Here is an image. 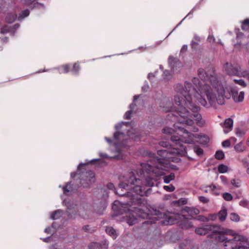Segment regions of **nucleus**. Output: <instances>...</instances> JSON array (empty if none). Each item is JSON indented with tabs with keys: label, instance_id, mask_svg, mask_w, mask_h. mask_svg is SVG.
<instances>
[{
	"label": "nucleus",
	"instance_id": "nucleus-1",
	"mask_svg": "<svg viewBox=\"0 0 249 249\" xmlns=\"http://www.w3.org/2000/svg\"><path fill=\"white\" fill-rule=\"evenodd\" d=\"M192 83L195 87L189 82H185L184 87H181L180 92L175 96V106L172 105V117L174 127L179 134L182 135L187 133L185 127L187 125L191 126L194 124L193 119L196 121V124L203 126L201 123L202 117L199 113L200 107L192 101V95L196 92L199 94L200 97L199 102L204 107L207 105V100L211 106H215L216 93L213 92L212 87L208 84L203 85L199 78L194 77ZM173 103H172V105Z\"/></svg>",
	"mask_w": 249,
	"mask_h": 249
},
{
	"label": "nucleus",
	"instance_id": "nucleus-2",
	"mask_svg": "<svg viewBox=\"0 0 249 249\" xmlns=\"http://www.w3.org/2000/svg\"><path fill=\"white\" fill-rule=\"evenodd\" d=\"M173 127L174 126H173ZM176 130L175 127L172 128V142L174 143V145L172 144V156H185L187 154V148L183 143H192V140H188L192 136L199 139H201L202 137L206 138V140L203 142V143L206 144L208 142L209 139L204 135L193 134L189 132L187 129L186 132L187 134L184 133L181 135L179 134ZM180 161L181 159L180 158L172 156V162L178 163Z\"/></svg>",
	"mask_w": 249,
	"mask_h": 249
},
{
	"label": "nucleus",
	"instance_id": "nucleus-3",
	"mask_svg": "<svg viewBox=\"0 0 249 249\" xmlns=\"http://www.w3.org/2000/svg\"><path fill=\"white\" fill-rule=\"evenodd\" d=\"M158 154L161 158L156 157L153 159L155 163L153 165L149 163H142V164L143 172L149 174L150 176L159 177L162 176L164 172L160 169H163L166 167V162L170 161L168 159L171 158V152L166 150H160L158 151Z\"/></svg>",
	"mask_w": 249,
	"mask_h": 249
},
{
	"label": "nucleus",
	"instance_id": "nucleus-4",
	"mask_svg": "<svg viewBox=\"0 0 249 249\" xmlns=\"http://www.w3.org/2000/svg\"><path fill=\"white\" fill-rule=\"evenodd\" d=\"M181 213H176V216H172V225L182 230H188L193 227L191 220L196 219L195 215H198L199 210L193 207L184 206L180 209Z\"/></svg>",
	"mask_w": 249,
	"mask_h": 249
},
{
	"label": "nucleus",
	"instance_id": "nucleus-5",
	"mask_svg": "<svg viewBox=\"0 0 249 249\" xmlns=\"http://www.w3.org/2000/svg\"><path fill=\"white\" fill-rule=\"evenodd\" d=\"M138 184V183H135V185H133L134 186L131 187V189H133V192L135 193L136 194L132 195L130 201L127 203V205L133 209V210L131 211L135 213L137 216L143 219H150L149 217V214L142 208H139L140 207L145 206L146 201L144 199L139 196V194H142V192L141 191V185Z\"/></svg>",
	"mask_w": 249,
	"mask_h": 249
},
{
	"label": "nucleus",
	"instance_id": "nucleus-6",
	"mask_svg": "<svg viewBox=\"0 0 249 249\" xmlns=\"http://www.w3.org/2000/svg\"><path fill=\"white\" fill-rule=\"evenodd\" d=\"M209 80L212 87L213 92L217 93V97L216 96L215 102L217 101L219 105H222L225 104V99H230L231 97V88H224L222 83L219 82L217 78L211 75Z\"/></svg>",
	"mask_w": 249,
	"mask_h": 249
},
{
	"label": "nucleus",
	"instance_id": "nucleus-7",
	"mask_svg": "<svg viewBox=\"0 0 249 249\" xmlns=\"http://www.w3.org/2000/svg\"><path fill=\"white\" fill-rule=\"evenodd\" d=\"M216 236L215 239L219 242H224V246L225 249H236L238 243L242 242V240L244 239V236L240 234H237L233 237L232 239H228L224 234H218Z\"/></svg>",
	"mask_w": 249,
	"mask_h": 249
},
{
	"label": "nucleus",
	"instance_id": "nucleus-8",
	"mask_svg": "<svg viewBox=\"0 0 249 249\" xmlns=\"http://www.w3.org/2000/svg\"><path fill=\"white\" fill-rule=\"evenodd\" d=\"M79 178L80 184L84 188L89 187L96 180L95 173L91 170L83 172Z\"/></svg>",
	"mask_w": 249,
	"mask_h": 249
},
{
	"label": "nucleus",
	"instance_id": "nucleus-9",
	"mask_svg": "<svg viewBox=\"0 0 249 249\" xmlns=\"http://www.w3.org/2000/svg\"><path fill=\"white\" fill-rule=\"evenodd\" d=\"M60 73H67L71 72L74 75H78L81 67L80 62L77 61L73 64L68 63L60 66L57 68Z\"/></svg>",
	"mask_w": 249,
	"mask_h": 249
},
{
	"label": "nucleus",
	"instance_id": "nucleus-10",
	"mask_svg": "<svg viewBox=\"0 0 249 249\" xmlns=\"http://www.w3.org/2000/svg\"><path fill=\"white\" fill-rule=\"evenodd\" d=\"M186 198H181L178 200L172 201V216H176V213H181L180 209L184 208V205L187 204Z\"/></svg>",
	"mask_w": 249,
	"mask_h": 249
},
{
	"label": "nucleus",
	"instance_id": "nucleus-11",
	"mask_svg": "<svg viewBox=\"0 0 249 249\" xmlns=\"http://www.w3.org/2000/svg\"><path fill=\"white\" fill-rule=\"evenodd\" d=\"M127 136L130 139L135 142H138L140 140L141 138V132L140 130L136 128H131L127 132Z\"/></svg>",
	"mask_w": 249,
	"mask_h": 249
},
{
	"label": "nucleus",
	"instance_id": "nucleus-12",
	"mask_svg": "<svg viewBox=\"0 0 249 249\" xmlns=\"http://www.w3.org/2000/svg\"><path fill=\"white\" fill-rule=\"evenodd\" d=\"M233 121L231 118H229L226 119L223 125L222 126L224 128V132L225 134L229 133L231 131L233 127Z\"/></svg>",
	"mask_w": 249,
	"mask_h": 249
},
{
	"label": "nucleus",
	"instance_id": "nucleus-13",
	"mask_svg": "<svg viewBox=\"0 0 249 249\" xmlns=\"http://www.w3.org/2000/svg\"><path fill=\"white\" fill-rule=\"evenodd\" d=\"M140 181V179L136 178L134 173L133 172H131L125 182L128 183L129 187H131V186L135 185V183H139Z\"/></svg>",
	"mask_w": 249,
	"mask_h": 249
},
{
	"label": "nucleus",
	"instance_id": "nucleus-14",
	"mask_svg": "<svg viewBox=\"0 0 249 249\" xmlns=\"http://www.w3.org/2000/svg\"><path fill=\"white\" fill-rule=\"evenodd\" d=\"M63 194L70 196L73 193V188L71 184V181L68 182L65 185L62 187Z\"/></svg>",
	"mask_w": 249,
	"mask_h": 249
},
{
	"label": "nucleus",
	"instance_id": "nucleus-15",
	"mask_svg": "<svg viewBox=\"0 0 249 249\" xmlns=\"http://www.w3.org/2000/svg\"><path fill=\"white\" fill-rule=\"evenodd\" d=\"M213 233L224 235H232L233 237H234L235 235L238 234V233H236L234 231L228 229H223V231H220L219 230H215L213 231Z\"/></svg>",
	"mask_w": 249,
	"mask_h": 249
},
{
	"label": "nucleus",
	"instance_id": "nucleus-16",
	"mask_svg": "<svg viewBox=\"0 0 249 249\" xmlns=\"http://www.w3.org/2000/svg\"><path fill=\"white\" fill-rule=\"evenodd\" d=\"M104 161L103 160H101V159H93L91 160L90 161L87 162V163H80L77 166V170L79 171L81 167L87 165L89 164H96L98 163L103 162Z\"/></svg>",
	"mask_w": 249,
	"mask_h": 249
},
{
	"label": "nucleus",
	"instance_id": "nucleus-17",
	"mask_svg": "<svg viewBox=\"0 0 249 249\" xmlns=\"http://www.w3.org/2000/svg\"><path fill=\"white\" fill-rule=\"evenodd\" d=\"M204 228L206 231V233H207L208 231H212L213 233L215 230H220L221 228V226L219 225H214V224H206L204 225Z\"/></svg>",
	"mask_w": 249,
	"mask_h": 249
},
{
	"label": "nucleus",
	"instance_id": "nucleus-18",
	"mask_svg": "<svg viewBox=\"0 0 249 249\" xmlns=\"http://www.w3.org/2000/svg\"><path fill=\"white\" fill-rule=\"evenodd\" d=\"M62 214L63 211L60 209H58L51 213L50 218L53 220L58 219L62 216Z\"/></svg>",
	"mask_w": 249,
	"mask_h": 249
},
{
	"label": "nucleus",
	"instance_id": "nucleus-19",
	"mask_svg": "<svg viewBox=\"0 0 249 249\" xmlns=\"http://www.w3.org/2000/svg\"><path fill=\"white\" fill-rule=\"evenodd\" d=\"M106 231L107 234L111 236L114 239H116L117 236L116 231L112 227H107Z\"/></svg>",
	"mask_w": 249,
	"mask_h": 249
},
{
	"label": "nucleus",
	"instance_id": "nucleus-20",
	"mask_svg": "<svg viewBox=\"0 0 249 249\" xmlns=\"http://www.w3.org/2000/svg\"><path fill=\"white\" fill-rule=\"evenodd\" d=\"M17 18V15L16 14L8 13L5 17V21L8 23H12Z\"/></svg>",
	"mask_w": 249,
	"mask_h": 249
},
{
	"label": "nucleus",
	"instance_id": "nucleus-21",
	"mask_svg": "<svg viewBox=\"0 0 249 249\" xmlns=\"http://www.w3.org/2000/svg\"><path fill=\"white\" fill-rule=\"evenodd\" d=\"M218 216L219 220L223 222L225 221L227 216V210L226 208H224L218 213Z\"/></svg>",
	"mask_w": 249,
	"mask_h": 249
},
{
	"label": "nucleus",
	"instance_id": "nucleus-22",
	"mask_svg": "<svg viewBox=\"0 0 249 249\" xmlns=\"http://www.w3.org/2000/svg\"><path fill=\"white\" fill-rule=\"evenodd\" d=\"M247 242V239L244 236V239L242 240V242L240 241L236 249H249V247H247L245 244Z\"/></svg>",
	"mask_w": 249,
	"mask_h": 249
},
{
	"label": "nucleus",
	"instance_id": "nucleus-23",
	"mask_svg": "<svg viewBox=\"0 0 249 249\" xmlns=\"http://www.w3.org/2000/svg\"><path fill=\"white\" fill-rule=\"evenodd\" d=\"M137 221L138 219L133 215H129L126 217V222L130 226L134 225Z\"/></svg>",
	"mask_w": 249,
	"mask_h": 249
},
{
	"label": "nucleus",
	"instance_id": "nucleus-24",
	"mask_svg": "<svg viewBox=\"0 0 249 249\" xmlns=\"http://www.w3.org/2000/svg\"><path fill=\"white\" fill-rule=\"evenodd\" d=\"M235 133L237 136L241 137L246 134V130L237 127L235 128Z\"/></svg>",
	"mask_w": 249,
	"mask_h": 249
},
{
	"label": "nucleus",
	"instance_id": "nucleus-25",
	"mask_svg": "<svg viewBox=\"0 0 249 249\" xmlns=\"http://www.w3.org/2000/svg\"><path fill=\"white\" fill-rule=\"evenodd\" d=\"M241 29L243 31H247L249 29V18H247L242 22Z\"/></svg>",
	"mask_w": 249,
	"mask_h": 249
},
{
	"label": "nucleus",
	"instance_id": "nucleus-26",
	"mask_svg": "<svg viewBox=\"0 0 249 249\" xmlns=\"http://www.w3.org/2000/svg\"><path fill=\"white\" fill-rule=\"evenodd\" d=\"M215 158L218 160H222L225 158V154L222 150H217L214 155Z\"/></svg>",
	"mask_w": 249,
	"mask_h": 249
},
{
	"label": "nucleus",
	"instance_id": "nucleus-27",
	"mask_svg": "<svg viewBox=\"0 0 249 249\" xmlns=\"http://www.w3.org/2000/svg\"><path fill=\"white\" fill-rule=\"evenodd\" d=\"M195 232L200 235H204L207 234L206 231L205 230L204 227H197L195 229Z\"/></svg>",
	"mask_w": 249,
	"mask_h": 249
},
{
	"label": "nucleus",
	"instance_id": "nucleus-28",
	"mask_svg": "<svg viewBox=\"0 0 249 249\" xmlns=\"http://www.w3.org/2000/svg\"><path fill=\"white\" fill-rule=\"evenodd\" d=\"M228 167L224 164H220L218 166V171L220 173H225L228 172Z\"/></svg>",
	"mask_w": 249,
	"mask_h": 249
},
{
	"label": "nucleus",
	"instance_id": "nucleus-29",
	"mask_svg": "<svg viewBox=\"0 0 249 249\" xmlns=\"http://www.w3.org/2000/svg\"><path fill=\"white\" fill-rule=\"evenodd\" d=\"M30 14V11L28 9H25L22 10L21 12L19 14L18 19L20 20L23 18L28 17Z\"/></svg>",
	"mask_w": 249,
	"mask_h": 249
},
{
	"label": "nucleus",
	"instance_id": "nucleus-30",
	"mask_svg": "<svg viewBox=\"0 0 249 249\" xmlns=\"http://www.w3.org/2000/svg\"><path fill=\"white\" fill-rule=\"evenodd\" d=\"M194 151L198 156H202L203 155L204 151L202 148L198 145H195L194 147Z\"/></svg>",
	"mask_w": 249,
	"mask_h": 249
},
{
	"label": "nucleus",
	"instance_id": "nucleus-31",
	"mask_svg": "<svg viewBox=\"0 0 249 249\" xmlns=\"http://www.w3.org/2000/svg\"><path fill=\"white\" fill-rule=\"evenodd\" d=\"M230 219L231 221H235V222H238L240 220V217L239 216L238 214L236 213H231L230 216Z\"/></svg>",
	"mask_w": 249,
	"mask_h": 249
},
{
	"label": "nucleus",
	"instance_id": "nucleus-32",
	"mask_svg": "<svg viewBox=\"0 0 249 249\" xmlns=\"http://www.w3.org/2000/svg\"><path fill=\"white\" fill-rule=\"evenodd\" d=\"M153 178L148 177L145 179V185L147 187H152L154 185V183L152 181Z\"/></svg>",
	"mask_w": 249,
	"mask_h": 249
},
{
	"label": "nucleus",
	"instance_id": "nucleus-33",
	"mask_svg": "<svg viewBox=\"0 0 249 249\" xmlns=\"http://www.w3.org/2000/svg\"><path fill=\"white\" fill-rule=\"evenodd\" d=\"M10 27H8L6 25H4L0 28V33L2 34H5L11 32Z\"/></svg>",
	"mask_w": 249,
	"mask_h": 249
},
{
	"label": "nucleus",
	"instance_id": "nucleus-34",
	"mask_svg": "<svg viewBox=\"0 0 249 249\" xmlns=\"http://www.w3.org/2000/svg\"><path fill=\"white\" fill-rule=\"evenodd\" d=\"M222 196L226 201H231L233 199L232 196L229 193H224L223 194Z\"/></svg>",
	"mask_w": 249,
	"mask_h": 249
},
{
	"label": "nucleus",
	"instance_id": "nucleus-35",
	"mask_svg": "<svg viewBox=\"0 0 249 249\" xmlns=\"http://www.w3.org/2000/svg\"><path fill=\"white\" fill-rule=\"evenodd\" d=\"M235 150L239 152H243L244 147L242 145V142H240L234 146Z\"/></svg>",
	"mask_w": 249,
	"mask_h": 249
},
{
	"label": "nucleus",
	"instance_id": "nucleus-36",
	"mask_svg": "<svg viewBox=\"0 0 249 249\" xmlns=\"http://www.w3.org/2000/svg\"><path fill=\"white\" fill-rule=\"evenodd\" d=\"M230 91L231 97H232L233 101H234L238 94V92L237 89H233L232 88H231Z\"/></svg>",
	"mask_w": 249,
	"mask_h": 249
},
{
	"label": "nucleus",
	"instance_id": "nucleus-37",
	"mask_svg": "<svg viewBox=\"0 0 249 249\" xmlns=\"http://www.w3.org/2000/svg\"><path fill=\"white\" fill-rule=\"evenodd\" d=\"M195 220H197L198 221L201 222H208L209 221V218L203 215H199L196 216Z\"/></svg>",
	"mask_w": 249,
	"mask_h": 249
},
{
	"label": "nucleus",
	"instance_id": "nucleus-38",
	"mask_svg": "<svg viewBox=\"0 0 249 249\" xmlns=\"http://www.w3.org/2000/svg\"><path fill=\"white\" fill-rule=\"evenodd\" d=\"M238 70L237 68L231 66L229 71V74L230 75H236L238 74Z\"/></svg>",
	"mask_w": 249,
	"mask_h": 249
},
{
	"label": "nucleus",
	"instance_id": "nucleus-39",
	"mask_svg": "<svg viewBox=\"0 0 249 249\" xmlns=\"http://www.w3.org/2000/svg\"><path fill=\"white\" fill-rule=\"evenodd\" d=\"M244 98V92L243 91H241L239 93V94L238 96H237L234 102H242Z\"/></svg>",
	"mask_w": 249,
	"mask_h": 249
},
{
	"label": "nucleus",
	"instance_id": "nucleus-40",
	"mask_svg": "<svg viewBox=\"0 0 249 249\" xmlns=\"http://www.w3.org/2000/svg\"><path fill=\"white\" fill-rule=\"evenodd\" d=\"M119 187L120 188L124 189L126 190L131 189V187H129L128 186V183H126L125 182H122L119 184Z\"/></svg>",
	"mask_w": 249,
	"mask_h": 249
},
{
	"label": "nucleus",
	"instance_id": "nucleus-41",
	"mask_svg": "<svg viewBox=\"0 0 249 249\" xmlns=\"http://www.w3.org/2000/svg\"><path fill=\"white\" fill-rule=\"evenodd\" d=\"M204 74H206V73L203 71V69H202L201 70L199 69L198 70V75L199 77L201 78V79L203 81L206 80L204 76Z\"/></svg>",
	"mask_w": 249,
	"mask_h": 249
},
{
	"label": "nucleus",
	"instance_id": "nucleus-42",
	"mask_svg": "<svg viewBox=\"0 0 249 249\" xmlns=\"http://www.w3.org/2000/svg\"><path fill=\"white\" fill-rule=\"evenodd\" d=\"M99 247V243L92 242L89 245V249H98Z\"/></svg>",
	"mask_w": 249,
	"mask_h": 249
},
{
	"label": "nucleus",
	"instance_id": "nucleus-43",
	"mask_svg": "<svg viewBox=\"0 0 249 249\" xmlns=\"http://www.w3.org/2000/svg\"><path fill=\"white\" fill-rule=\"evenodd\" d=\"M234 82L236 84H237L239 85L243 86V87H245L247 86V84L245 81L242 79H235L234 80Z\"/></svg>",
	"mask_w": 249,
	"mask_h": 249
},
{
	"label": "nucleus",
	"instance_id": "nucleus-44",
	"mask_svg": "<svg viewBox=\"0 0 249 249\" xmlns=\"http://www.w3.org/2000/svg\"><path fill=\"white\" fill-rule=\"evenodd\" d=\"M170 75V72L169 71L165 70L163 71V74H162V78L165 81H168L169 80V79L167 77L168 76Z\"/></svg>",
	"mask_w": 249,
	"mask_h": 249
},
{
	"label": "nucleus",
	"instance_id": "nucleus-45",
	"mask_svg": "<svg viewBox=\"0 0 249 249\" xmlns=\"http://www.w3.org/2000/svg\"><path fill=\"white\" fill-rule=\"evenodd\" d=\"M124 133L119 131H116L113 135L114 139L116 140H119L121 135H124Z\"/></svg>",
	"mask_w": 249,
	"mask_h": 249
},
{
	"label": "nucleus",
	"instance_id": "nucleus-46",
	"mask_svg": "<svg viewBox=\"0 0 249 249\" xmlns=\"http://www.w3.org/2000/svg\"><path fill=\"white\" fill-rule=\"evenodd\" d=\"M222 146L223 147H229L231 146V142L230 139L226 140L222 142Z\"/></svg>",
	"mask_w": 249,
	"mask_h": 249
},
{
	"label": "nucleus",
	"instance_id": "nucleus-47",
	"mask_svg": "<svg viewBox=\"0 0 249 249\" xmlns=\"http://www.w3.org/2000/svg\"><path fill=\"white\" fill-rule=\"evenodd\" d=\"M132 112L133 111L132 110H128L126 111L124 115V119L126 120L130 119Z\"/></svg>",
	"mask_w": 249,
	"mask_h": 249
},
{
	"label": "nucleus",
	"instance_id": "nucleus-48",
	"mask_svg": "<svg viewBox=\"0 0 249 249\" xmlns=\"http://www.w3.org/2000/svg\"><path fill=\"white\" fill-rule=\"evenodd\" d=\"M141 191L142 192V194H139V196H139L141 197L142 196H147V192L145 191V186L141 185Z\"/></svg>",
	"mask_w": 249,
	"mask_h": 249
},
{
	"label": "nucleus",
	"instance_id": "nucleus-49",
	"mask_svg": "<svg viewBox=\"0 0 249 249\" xmlns=\"http://www.w3.org/2000/svg\"><path fill=\"white\" fill-rule=\"evenodd\" d=\"M198 43L194 40H192L191 42V48L193 50H196L198 46Z\"/></svg>",
	"mask_w": 249,
	"mask_h": 249
},
{
	"label": "nucleus",
	"instance_id": "nucleus-50",
	"mask_svg": "<svg viewBox=\"0 0 249 249\" xmlns=\"http://www.w3.org/2000/svg\"><path fill=\"white\" fill-rule=\"evenodd\" d=\"M162 133L164 134H171V128L170 127H165L162 129Z\"/></svg>",
	"mask_w": 249,
	"mask_h": 249
},
{
	"label": "nucleus",
	"instance_id": "nucleus-51",
	"mask_svg": "<svg viewBox=\"0 0 249 249\" xmlns=\"http://www.w3.org/2000/svg\"><path fill=\"white\" fill-rule=\"evenodd\" d=\"M235 30H237V32L236 33V38L240 39L243 38L244 36V34L242 32H240L239 29H236Z\"/></svg>",
	"mask_w": 249,
	"mask_h": 249
},
{
	"label": "nucleus",
	"instance_id": "nucleus-52",
	"mask_svg": "<svg viewBox=\"0 0 249 249\" xmlns=\"http://www.w3.org/2000/svg\"><path fill=\"white\" fill-rule=\"evenodd\" d=\"M198 199L200 202L203 203H207L209 201V200L208 198L203 196H199L198 197Z\"/></svg>",
	"mask_w": 249,
	"mask_h": 249
},
{
	"label": "nucleus",
	"instance_id": "nucleus-53",
	"mask_svg": "<svg viewBox=\"0 0 249 249\" xmlns=\"http://www.w3.org/2000/svg\"><path fill=\"white\" fill-rule=\"evenodd\" d=\"M160 145L164 147H167L168 146H171V144L168 142H160L159 143Z\"/></svg>",
	"mask_w": 249,
	"mask_h": 249
},
{
	"label": "nucleus",
	"instance_id": "nucleus-54",
	"mask_svg": "<svg viewBox=\"0 0 249 249\" xmlns=\"http://www.w3.org/2000/svg\"><path fill=\"white\" fill-rule=\"evenodd\" d=\"M220 178L221 180V181L224 184H228V180L227 178L225 176H221L220 177Z\"/></svg>",
	"mask_w": 249,
	"mask_h": 249
},
{
	"label": "nucleus",
	"instance_id": "nucleus-55",
	"mask_svg": "<svg viewBox=\"0 0 249 249\" xmlns=\"http://www.w3.org/2000/svg\"><path fill=\"white\" fill-rule=\"evenodd\" d=\"M156 73H157V71H155L154 73H149L148 74V76H147L148 79L150 81H152L153 79L155 77Z\"/></svg>",
	"mask_w": 249,
	"mask_h": 249
},
{
	"label": "nucleus",
	"instance_id": "nucleus-56",
	"mask_svg": "<svg viewBox=\"0 0 249 249\" xmlns=\"http://www.w3.org/2000/svg\"><path fill=\"white\" fill-rule=\"evenodd\" d=\"M156 221V219H152V220H146V221L143 222L142 224H145V225H151L153 223H155Z\"/></svg>",
	"mask_w": 249,
	"mask_h": 249
},
{
	"label": "nucleus",
	"instance_id": "nucleus-57",
	"mask_svg": "<svg viewBox=\"0 0 249 249\" xmlns=\"http://www.w3.org/2000/svg\"><path fill=\"white\" fill-rule=\"evenodd\" d=\"M19 24L18 23H16L13 26H10L11 31L12 32H15L19 28Z\"/></svg>",
	"mask_w": 249,
	"mask_h": 249
},
{
	"label": "nucleus",
	"instance_id": "nucleus-58",
	"mask_svg": "<svg viewBox=\"0 0 249 249\" xmlns=\"http://www.w3.org/2000/svg\"><path fill=\"white\" fill-rule=\"evenodd\" d=\"M207 41L209 42H215V39L213 35H209L207 38Z\"/></svg>",
	"mask_w": 249,
	"mask_h": 249
},
{
	"label": "nucleus",
	"instance_id": "nucleus-59",
	"mask_svg": "<svg viewBox=\"0 0 249 249\" xmlns=\"http://www.w3.org/2000/svg\"><path fill=\"white\" fill-rule=\"evenodd\" d=\"M231 184L236 187H240V184L239 182H236V179H232L231 181Z\"/></svg>",
	"mask_w": 249,
	"mask_h": 249
},
{
	"label": "nucleus",
	"instance_id": "nucleus-60",
	"mask_svg": "<svg viewBox=\"0 0 249 249\" xmlns=\"http://www.w3.org/2000/svg\"><path fill=\"white\" fill-rule=\"evenodd\" d=\"M242 163L243 164V165L245 167H248L249 168V161L247 160V159H243L242 160Z\"/></svg>",
	"mask_w": 249,
	"mask_h": 249
},
{
	"label": "nucleus",
	"instance_id": "nucleus-61",
	"mask_svg": "<svg viewBox=\"0 0 249 249\" xmlns=\"http://www.w3.org/2000/svg\"><path fill=\"white\" fill-rule=\"evenodd\" d=\"M164 182L166 183H168L171 181V173L168 175L164 179Z\"/></svg>",
	"mask_w": 249,
	"mask_h": 249
},
{
	"label": "nucleus",
	"instance_id": "nucleus-62",
	"mask_svg": "<svg viewBox=\"0 0 249 249\" xmlns=\"http://www.w3.org/2000/svg\"><path fill=\"white\" fill-rule=\"evenodd\" d=\"M239 204L240 206L246 207L248 205V201L247 200H242L240 201Z\"/></svg>",
	"mask_w": 249,
	"mask_h": 249
},
{
	"label": "nucleus",
	"instance_id": "nucleus-63",
	"mask_svg": "<svg viewBox=\"0 0 249 249\" xmlns=\"http://www.w3.org/2000/svg\"><path fill=\"white\" fill-rule=\"evenodd\" d=\"M82 229L84 230V231L87 232H89L90 231V228L89 226L88 225H85L83 227Z\"/></svg>",
	"mask_w": 249,
	"mask_h": 249
},
{
	"label": "nucleus",
	"instance_id": "nucleus-64",
	"mask_svg": "<svg viewBox=\"0 0 249 249\" xmlns=\"http://www.w3.org/2000/svg\"><path fill=\"white\" fill-rule=\"evenodd\" d=\"M107 245L106 243H104L102 244H99V247L98 249H107Z\"/></svg>",
	"mask_w": 249,
	"mask_h": 249
}]
</instances>
